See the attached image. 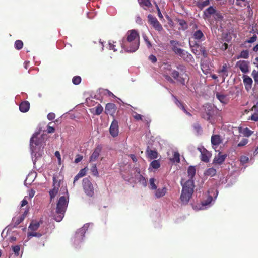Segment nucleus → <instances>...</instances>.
Segmentation results:
<instances>
[{"label":"nucleus","mask_w":258,"mask_h":258,"mask_svg":"<svg viewBox=\"0 0 258 258\" xmlns=\"http://www.w3.org/2000/svg\"><path fill=\"white\" fill-rule=\"evenodd\" d=\"M149 59L153 63H155L157 60L156 57L152 54L149 56Z\"/></svg>","instance_id":"bf43d9fd"},{"label":"nucleus","mask_w":258,"mask_h":258,"mask_svg":"<svg viewBox=\"0 0 258 258\" xmlns=\"http://www.w3.org/2000/svg\"><path fill=\"white\" fill-rule=\"evenodd\" d=\"M248 143L247 139H243L238 144V146L241 147L245 145Z\"/></svg>","instance_id":"4d7b16f0"},{"label":"nucleus","mask_w":258,"mask_h":258,"mask_svg":"<svg viewBox=\"0 0 258 258\" xmlns=\"http://www.w3.org/2000/svg\"><path fill=\"white\" fill-rule=\"evenodd\" d=\"M164 69L165 70V72H164V74H167L168 73H167V71L169 72V73H170L172 71H173V70L172 69V67H171V66L170 64H165V67H164Z\"/></svg>","instance_id":"8fccbe9b"},{"label":"nucleus","mask_w":258,"mask_h":258,"mask_svg":"<svg viewBox=\"0 0 258 258\" xmlns=\"http://www.w3.org/2000/svg\"><path fill=\"white\" fill-rule=\"evenodd\" d=\"M227 155H222L221 153H219L217 156H215L213 161V163L214 164H222L225 161Z\"/></svg>","instance_id":"a211bd4d"},{"label":"nucleus","mask_w":258,"mask_h":258,"mask_svg":"<svg viewBox=\"0 0 258 258\" xmlns=\"http://www.w3.org/2000/svg\"><path fill=\"white\" fill-rule=\"evenodd\" d=\"M192 37L198 42L203 41L205 40L204 34L200 30H197L193 32Z\"/></svg>","instance_id":"6ab92c4d"},{"label":"nucleus","mask_w":258,"mask_h":258,"mask_svg":"<svg viewBox=\"0 0 258 258\" xmlns=\"http://www.w3.org/2000/svg\"><path fill=\"white\" fill-rule=\"evenodd\" d=\"M52 124V122H50L48 123L47 126V132L48 133H53L55 131V128L53 126H51L50 124Z\"/></svg>","instance_id":"3c124183"},{"label":"nucleus","mask_w":258,"mask_h":258,"mask_svg":"<svg viewBox=\"0 0 258 258\" xmlns=\"http://www.w3.org/2000/svg\"><path fill=\"white\" fill-rule=\"evenodd\" d=\"M193 127L198 134L201 133L202 130L201 126L199 123H194L193 125Z\"/></svg>","instance_id":"ea45409f"},{"label":"nucleus","mask_w":258,"mask_h":258,"mask_svg":"<svg viewBox=\"0 0 258 258\" xmlns=\"http://www.w3.org/2000/svg\"><path fill=\"white\" fill-rule=\"evenodd\" d=\"M171 160L174 162L179 163L180 162V154L178 152H174L173 157Z\"/></svg>","instance_id":"58836bf2"},{"label":"nucleus","mask_w":258,"mask_h":258,"mask_svg":"<svg viewBox=\"0 0 258 258\" xmlns=\"http://www.w3.org/2000/svg\"><path fill=\"white\" fill-rule=\"evenodd\" d=\"M55 117V115L54 113H49L47 115V118L49 120H52Z\"/></svg>","instance_id":"052dcab7"},{"label":"nucleus","mask_w":258,"mask_h":258,"mask_svg":"<svg viewBox=\"0 0 258 258\" xmlns=\"http://www.w3.org/2000/svg\"><path fill=\"white\" fill-rule=\"evenodd\" d=\"M139 46L140 35L138 31L134 29L128 30L122 39V48L127 52L133 53L138 50Z\"/></svg>","instance_id":"f257e3e1"},{"label":"nucleus","mask_w":258,"mask_h":258,"mask_svg":"<svg viewBox=\"0 0 258 258\" xmlns=\"http://www.w3.org/2000/svg\"><path fill=\"white\" fill-rule=\"evenodd\" d=\"M40 225V222H37V221H32L29 226V229L32 231H36L37 230L38 228L39 227Z\"/></svg>","instance_id":"c85d7f7f"},{"label":"nucleus","mask_w":258,"mask_h":258,"mask_svg":"<svg viewBox=\"0 0 258 258\" xmlns=\"http://www.w3.org/2000/svg\"><path fill=\"white\" fill-rule=\"evenodd\" d=\"M167 189L165 187H164L162 188H159L158 189H156L155 195L157 198L163 197L167 193Z\"/></svg>","instance_id":"393cba45"},{"label":"nucleus","mask_w":258,"mask_h":258,"mask_svg":"<svg viewBox=\"0 0 258 258\" xmlns=\"http://www.w3.org/2000/svg\"><path fill=\"white\" fill-rule=\"evenodd\" d=\"M248 157L246 156H242L240 157V162L242 164H245L248 161Z\"/></svg>","instance_id":"5fc2aeb1"},{"label":"nucleus","mask_w":258,"mask_h":258,"mask_svg":"<svg viewBox=\"0 0 258 258\" xmlns=\"http://www.w3.org/2000/svg\"><path fill=\"white\" fill-rule=\"evenodd\" d=\"M253 132L250 130L246 128L244 131V134L245 136L249 137L252 135Z\"/></svg>","instance_id":"6e6d98bb"},{"label":"nucleus","mask_w":258,"mask_h":258,"mask_svg":"<svg viewBox=\"0 0 258 258\" xmlns=\"http://www.w3.org/2000/svg\"><path fill=\"white\" fill-rule=\"evenodd\" d=\"M60 181H58L55 177H53V188L49 191V195L51 200L54 199L58 194L59 188L60 187Z\"/></svg>","instance_id":"1a4fd4ad"},{"label":"nucleus","mask_w":258,"mask_h":258,"mask_svg":"<svg viewBox=\"0 0 258 258\" xmlns=\"http://www.w3.org/2000/svg\"><path fill=\"white\" fill-rule=\"evenodd\" d=\"M87 170V168L85 167L83 169H82L78 173L81 177H83L86 175V171Z\"/></svg>","instance_id":"603ef678"},{"label":"nucleus","mask_w":258,"mask_h":258,"mask_svg":"<svg viewBox=\"0 0 258 258\" xmlns=\"http://www.w3.org/2000/svg\"><path fill=\"white\" fill-rule=\"evenodd\" d=\"M205 175L212 177L216 174V170L213 168H208L205 172Z\"/></svg>","instance_id":"7c9ffc66"},{"label":"nucleus","mask_w":258,"mask_h":258,"mask_svg":"<svg viewBox=\"0 0 258 258\" xmlns=\"http://www.w3.org/2000/svg\"><path fill=\"white\" fill-rule=\"evenodd\" d=\"M150 184L151 185V188L152 189H157V186L156 185L155 183V179L153 178L150 179Z\"/></svg>","instance_id":"09e8293b"},{"label":"nucleus","mask_w":258,"mask_h":258,"mask_svg":"<svg viewBox=\"0 0 258 258\" xmlns=\"http://www.w3.org/2000/svg\"><path fill=\"white\" fill-rule=\"evenodd\" d=\"M69 202L68 197L62 196L60 197L56 208V214L54 216L55 220L60 222L64 216V213Z\"/></svg>","instance_id":"20e7f679"},{"label":"nucleus","mask_w":258,"mask_h":258,"mask_svg":"<svg viewBox=\"0 0 258 258\" xmlns=\"http://www.w3.org/2000/svg\"><path fill=\"white\" fill-rule=\"evenodd\" d=\"M210 4V0H204L203 1H200L199 0L197 3V6L201 10L203 9L204 7L207 6Z\"/></svg>","instance_id":"c756f323"},{"label":"nucleus","mask_w":258,"mask_h":258,"mask_svg":"<svg viewBox=\"0 0 258 258\" xmlns=\"http://www.w3.org/2000/svg\"><path fill=\"white\" fill-rule=\"evenodd\" d=\"M109 132L110 135L113 137H115L118 136L119 133V127H118V121L114 119L110 126Z\"/></svg>","instance_id":"9b49d317"},{"label":"nucleus","mask_w":258,"mask_h":258,"mask_svg":"<svg viewBox=\"0 0 258 258\" xmlns=\"http://www.w3.org/2000/svg\"><path fill=\"white\" fill-rule=\"evenodd\" d=\"M44 142V138L42 135L39 136V133L34 134L30 140V148L34 153L38 152Z\"/></svg>","instance_id":"423d86ee"},{"label":"nucleus","mask_w":258,"mask_h":258,"mask_svg":"<svg viewBox=\"0 0 258 258\" xmlns=\"http://www.w3.org/2000/svg\"><path fill=\"white\" fill-rule=\"evenodd\" d=\"M143 38L144 39V40L147 44L148 48H151L152 47V44H151V42H150V41L149 40L147 36V35L146 34H143Z\"/></svg>","instance_id":"a18cd8bd"},{"label":"nucleus","mask_w":258,"mask_h":258,"mask_svg":"<svg viewBox=\"0 0 258 258\" xmlns=\"http://www.w3.org/2000/svg\"><path fill=\"white\" fill-rule=\"evenodd\" d=\"M12 250L16 256H18L19 255V252L20 251V247L19 245H15L12 246Z\"/></svg>","instance_id":"79ce46f5"},{"label":"nucleus","mask_w":258,"mask_h":258,"mask_svg":"<svg viewBox=\"0 0 258 258\" xmlns=\"http://www.w3.org/2000/svg\"><path fill=\"white\" fill-rule=\"evenodd\" d=\"M250 119L254 121H258V113H254L252 115Z\"/></svg>","instance_id":"e2e57ef3"},{"label":"nucleus","mask_w":258,"mask_h":258,"mask_svg":"<svg viewBox=\"0 0 258 258\" xmlns=\"http://www.w3.org/2000/svg\"><path fill=\"white\" fill-rule=\"evenodd\" d=\"M42 236V234L38 232H32L28 233V237H40Z\"/></svg>","instance_id":"49530a36"},{"label":"nucleus","mask_w":258,"mask_h":258,"mask_svg":"<svg viewBox=\"0 0 258 258\" xmlns=\"http://www.w3.org/2000/svg\"><path fill=\"white\" fill-rule=\"evenodd\" d=\"M28 209H26L25 210L23 214L20 216H15L12 220V226L13 227H17L24 220L28 213Z\"/></svg>","instance_id":"9d476101"},{"label":"nucleus","mask_w":258,"mask_h":258,"mask_svg":"<svg viewBox=\"0 0 258 258\" xmlns=\"http://www.w3.org/2000/svg\"><path fill=\"white\" fill-rule=\"evenodd\" d=\"M211 141L213 145L218 146L222 142V139L219 135H213L211 137Z\"/></svg>","instance_id":"5701e85b"},{"label":"nucleus","mask_w":258,"mask_h":258,"mask_svg":"<svg viewBox=\"0 0 258 258\" xmlns=\"http://www.w3.org/2000/svg\"><path fill=\"white\" fill-rule=\"evenodd\" d=\"M83 187L86 194L92 197L94 195V188L93 185L88 178H85L83 180Z\"/></svg>","instance_id":"0eeeda50"},{"label":"nucleus","mask_w":258,"mask_h":258,"mask_svg":"<svg viewBox=\"0 0 258 258\" xmlns=\"http://www.w3.org/2000/svg\"><path fill=\"white\" fill-rule=\"evenodd\" d=\"M199 150L201 152V160L206 163L209 162L211 154L205 148L199 149Z\"/></svg>","instance_id":"2eb2a0df"},{"label":"nucleus","mask_w":258,"mask_h":258,"mask_svg":"<svg viewBox=\"0 0 258 258\" xmlns=\"http://www.w3.org/2000/svg\"><path fill=\"white\" fill-rule=\"evenodd\" d=\"M213 200V197L211 196H208L206 199L203 200L202 201V206H207L210 204Z\"/></svg>","instance_id":"c9c22d12"},{"label":"nucleus","mask_w":258,"mask_h":258,"mask_svg":"<svg viewBox=\"0 0 258 258\" xmlns=\"http://www.w3.org/2000/svg\"><path fill=\"white\" fill-rule=\"evenodd\" d=\"M249 62L245 60H240L236 63V66L238 67L242 72L246 73L249 72Z\"/></svg>","instance_id":"4468645a"},{"label":"nucleus","mask_w":258,"mask_h":258,"mask_svg":"<svg viewBox=\"0 0 258 258\" xmlns=\"http://www.w3.org/2000/svg\"><path fill=\"white\" fill-rule=\"evenodd\" d=\"M252 75L255 82L258 83V72L254 71L252 72Z\"/></svg>","instance_id":"864d4df0"},{"label":"nucleus","mask_w":258,"mask_h":258,"mask_svg":"<svg viewBox=\"0 0 258 258\" xmlns=\"http://www.w3.org/2000/svg\"><path fill=\"white\" fill-rule=\"evenodd\" d=\"M91 171L92 172L93 175L96 176L98 175V172L97 171L96 165L95 164H92L91 168Z\"/></svg>","instance_id":"37998d69"},{"label":"nucleus","mask_w":258,"mask_h":258,"mask_svg":"<svg viewBox=\"0 0 258 258\" xmlns=\"http://www.w3.org/2000/svg\"><path fill=\"white\" fill-rule=\"evenodd\" d=\"M23 42L20 40H17L15 42V48L17 50H20L23 48Z\"/></svg>","instance_id":"e433bc0d"},{"label":"nucleus","mask_w":258,"mask_h":258,"mask_svg":"<svg viewBox=\"0 0 258 258\" xmlns=\"http://www.w3.org/2000/svg\"><path fill=\"white\" fill-rule=\"evenodd\" d=\"M170 43L172 45V47L175 46H177L179 45V42L175 40H171L170 41Z\"/></svg>","instance_id":"69168bd1"},{"label":"nucleus","mask_w":258,"mask_h":258,"mask_svg":"<svg viewBox=\"0 0 258 258\" xmlns=\"http://www.w3.org/2000/svg\"><path fill=\"white\" fill-rule=\"evenodd\" d=\"M175 103L177 105L178 107L181 108L184 104L180 101H179L177 98H175Z\"/></svg>","instance_id":"0e129e2a"},{"label":"nucleus","mask_w":258,"mask_h":258,"mask_svg":"<svg viewBox=\"0 0 258 258\" xmlns=\"http://www.w3.org/2000/svg\"><path fill=\"white\" fill-rule=\"evenodd\" d=\"M177 22L179 23L180 27L179 30H182L183 31L186 30L188 28V24L186 21L183 19H177Z\"/></svg>","instance_id":"bb28decb"},{"label":"nucleus","mask_w":258,"mask_h":258,"mask_svg":"<svg viewBox=\"0 0 258 258\" xmlns=\"http://www.w3.org/2000/svg\"><path fill=\"white\" fill-rule=\"evenodd\" d=\"M81 82V78L79 76H76L73 78L72 82L75 85H78Z\"/></svg>","instance_id":"a19ab883"},{"label":"nucleus","mask_w":258,"mask_h":258,"mask_svg":"<svg viewBox=\"0 0 258 258\" xmlns=\"http://www.w3.org/2000/svg\"><path fill=\"white\" fill-rule=\"evenodd\" d=\"M134 118L137 120H142L143 116L141 114L135 113V114L133 116Z\"/></svg>","instance_id":"13d9d810"},{"label":"nucleus","mask_w":258,"mask_h":258,"mask_svg":"<svg viewBox=\"0 0 258 258\" xmlns=\"http://www.w3.org/2000/svg\"><path fill=\"white\" fill-rule=\"evenodd\" d=\"M218 113V111L216 108L210 104H206L203 106V110L201 112V117L213 124L214 123Z\"/></svg>","instance_id":"39448f33"},{"label":"nucleus","mask_w":258,"mask_h":258,"mask_svg":"<svg viewBox=\"0 0 258 258\" xmlns=\"http://www.w3.org/2000/svg\"><path fill=\"white\" fill-rule=\"evenodd\" d=\"M249 51L247 50H242L239 56H237V58H243L247 59L249 57Z\"/></svg>","instance_id":"72a5a7b5"},{"label":"nucleus","mask_w":258,"mask_h":258,"mask_svg":"<svg viewBox=\"0 0 258 258\" xmlns=\"http://www.w3.org/2000/svg\"><path fill=\"white\" fill-rule=\"evenodd\" d=\"M243 79L245 88L247 91H249L252 87V80L247 75H243Z\"/></svg>","instance_id":"f3484780"},{"label":"nucleus","mask_w":258,"mask_h":258,"mask_svg":"<svg viewBox=\"0 0 258 258\" xmlns=\"http://www.w3.org/2000/svg\"><path fill=\"white\" fill-rule=\"evenodd\" d=\"M150 166L154 169H158L160 167V162L159 160H154L150 164Z\"/></svg>","instance_id":"f704fd0d"},{"label":"nucleus","mask_w":258,"mask_h":258,"mask_svg":"<svg viewBox=\"0 0 258 258\" xmlns=\"http://www.w3.org/2000/svg\"><path fill=\"white\" fill-rule=\"evenodd\" d=\"M149 23L154 27V28L160 32L163 30V27L160 22L158 21L155 17L152 15L149 14L148 16Z\"/></svg>","instance_id":"6e6552de"},{"label":"nucleus","mask_w":258,"mask_h":258,"mask_svg":"<svg viewBox=\"0 0 258 258\" xmlns=\"http://www.w3.org/2000/svg\"><path fill=\"white\" fill-rule=\"evenodd\" d=\"M177 70H173L170 73L171 76L167 74H163L165 79L170 83H175L174 80L182 85H185L186 80L188 81V76L187 74L186 68L183 64L176 66Z\"/></svg>","instance_id":"f03ea898"},{"label":"nucleus","mask_w":258,"mask_h":258,"mask_svg":"<svg viewBox=\"0 0 258 258\" xmlns=\"http://www.w3.org/2000/svg\"><path fill=\"white\" fill-rule=\"evenodd\" d=\"M204 13L206 15H210L215 14L216 10L212 6H210L206 10Z\"/></svg>","instance_id":"4c0bfd02"},{"label":"nucleus","mask_w":258,"mask_h":258,"mask_svg":"<svg viewBox=\"0 0 258 258\" xmlns=\"http://www.w3.org/2000/svg\"><path fill=\"white\" fill-rule=\"evenodd\" d=\"M146 153L148 155V157L151 159H156L158 157V153L155 150H152L149 149V147H148Z\"/></svg>","instance_id":"a878e982"},{"label":"nucleus","mask_w":258,"mask_h":258,"mask_svg":"<svg viewBox=\"0 0 258 258\" xmlns=\"http://www.w3.org/2000/svg\"><path fill=\"white\" fill-rule=\"evenodd\" d=\"M101 150V148L99 146L97 147L94 149L93 152L90 157V162H92L97 160L100 155Z\"/></svg>","instance_id":"4be33fe9"},{"label":"nucleus","mask_w":258,"mask_h":258,"mask_svg":"<svg viewBox=\"0 0 258 258\" xmlns=\"http://www.w3.org/2000/svg\"><path fill=\"white\" fill-rule=\"evenodd\" d=\"M30 108V103L27 101H22L19 105L20 111L22 112H27Z\"/></svg>","instance_id":"412c9836"},{"label":"nucleus","mask_w":258,"mask_h":258,"mask_svg":"<svg viewBox=\"0 0 258 258\" xmlns=\"http://www.w3.org/2000/svg\"><path fill=\"white\" fill-rule=\"evenodd\" d=\"M139 182L142 184L143 186H146L147 183L145 178L142 175H140L139 179Z\"/></svg>","instance_id":"c03bdc74"},{"label":"nucleus","mask_w":258,"mask_h":258,"mask_svg":"<svg viewBox=\"0 0 258 258\" xmlns=\"http://www.w3.org/2000/svg\"><path fill=\"white\" fill-rule=\"evenodd\" d=\"M139 4L142 7L150 8L152 6L150 0H140Z\"/></svg>","instance_id":"2f4dec72"},{"label":"nucleus","mask_w":258,"mask_h":258,"mask_svg":"<svg viewBox=\"0 0 258 258\" xmlns=\"http://www.w3.org/2000/svg\"><path fill=\"white\" fill-rule=\"evenodd\" d=\"M194 182L192 180H187L183 185L180 198L183 204H188L194 194Z\"/></svg>","instance_id":"7ed1b4c3"},{"label":"nucleus","mask_w":258,"mask_h":258,"mask_svg":"<svg viewBox=\"0 0 258 258\" xmlns=\"http://www.w3.org/2000/svg\"><path fill=\"white\" fill-rule=\"evenodd\" d=\"M35 191L34 190V189H30L29 191V196L30 198H32V197H34V196L35 195Z\"/></svg>","instance_id":"338daca9"},{"label":"nucleus","mask_w":258,"mask_h":258,"mask_svg":"<svg viewBox=\"0 0 258 258\" xmlns=\"http://www.w3.org/2000/svg\"><path fill=\"white\" fill-rule=\"evenodd\" d=\"M172 49L175 54L178 55L184 59H185L186 58H191L192 56L191 54L188 53L186 52H184L183 50L178 48L177 46L172 47Z\"/></svg>","instance_id":"ddd939ff"},{"label":"nucleus","mask_w":258,"mask_h":258,"mask_svg":"<svg viewBox=\"0 0 258 258\" xmlns=\"http://www.w3.org/2000/svg\"><path fill=\"white\" fill-rule=\"evenodd\" d=\"M116 110V105L112 103H107L105 108V113L113 116Z\"/></svg>","instance_id":"dca6fc26"},{"label":"nucleus","mask_w":258,"mask_h":258,"mask_svg":"<svg viewBox=\"0 0 258 258\" xmlns=\"http://www.w3.org/2000/svg\"><path fill=\"white\" fill-rule=\"evenodd\" d=\"M228 44L226 43H223L221 46V49L224 51L226 50L228 48Z\"/></svg>","instance_id":"774afa93"},{"label":"nucleus","mask_w":258,"mask_h":258,"mask_svg":"<svg viewBox=\"0 0 258 258\" xmlns=\"http://www.w3.org/2000/svg\"><path fill=\"white\" fill-rule=\"evenodd\" d=\"M257 40V36L256 34H254L250 37L249 39L245 41V43H251L254 42Z\"/></svg>","instance_id":"de8ad7c7"},{"label":"nucleus","mask_w":258,"mask_h":258,"mask_svg":"<svg viewBox=\"0 0 258 258\" xmlns=\"http://www.w3.org/2000/svg\"><path fill=\"white\" fill-rule=\"evenodd\" d=\"M216 97L221 103H223L224 104L227 103V100L226 95H224L223 94H220L217 93L216 94Z\"/></svg>","instance_id":"473e14b6"},{"label":"nucleus","mask_w":258,"mask_h":258,"mask_svg":"<svg viewBox=\"0 0 258 258\" xmlns=\"http://www.w3.org/2000/svg\"><path fill=\"white\" fill-rule=\"evenodd\" d=\"M188 176L189 178L188 180H193L196 174V168L194 166H190L187 170Z\"/></svg>","instance_id":"cd10ccee"},{"label":"nucleus","mask_w":258,"mask_h":258,"mask_svg":"<svg viewBox=\"0 0 258 258\" xmlns=\"http://www.w3.org/2000/svg\"><path fill=\"white\" fill-rule=\"evenodd\" d=\"M103 110V108L102 105L100 104H98V105L90 109L91 112L94 115H99L102 113Z\"/></svg>","instance_id":"b1692460"},{"label":"nucleus","mask_w":258,"mask_h":258,"mask_svg":"<svg viewBox=\"0 0 258 258\" xmlns=\"http://www.w3.org/2000/svg\"><path fill=\"white\" fill-rule=\"evenodd\" d=\"M83 159V156L80 154L77 155V157L75 159V162L78 163Z\"/></svg>","instance_id":"680f3d73"},{"label":"nucleus","mask_w":258,"mask_h":258,"mask_svg":"<svg viewBox=\"0 0 258 258\" xmlns=\"http://www.w3.org/2000/svg\"><path fill=\"white\" fill-rule=\"evenodd\" d=\"M217 72L219 74H220V76H221L223 79V81H224L225 78L228 75L227 64L226 63L224 64L221 69L218 70Z\"/></svg>","instance_id":"aec40b11"},{"label":"nucleus","mask_w":258,"mask_h":258,"mask_svg":"<svg viewBox=\"0 0 258 258\" xmlns=\"http://www.w3.org/2000/svg\"><path fill=\"white\" fill-rule=\"evenodd\" d=\"M86 228L85 227L78 230L75 235V242L78 243L79 242L83 240L85 237V234L86 233Z\"/></svg>","instance_id":"f8f14e48"}]
</instances>
